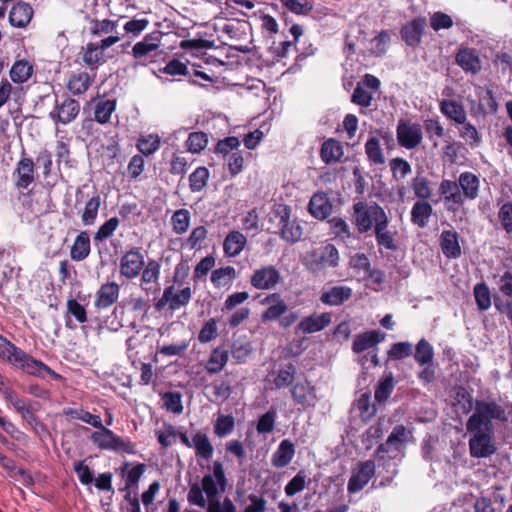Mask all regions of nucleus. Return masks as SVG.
Wrapping results in <instances>:
<instances>
[{
	"label": "nucleus",
	"instance_id": "nucleus-1",
	"mask_svg": "<svg viewBox=\"0 0 512 512\" xmlns=\"http://www.w3.org/2000/svg\"><path fill=\"white\" fill-rule=\"evenodd\" d=\"M227 484L222 463L215 461L211 473L203 476L201 484L191 485L187 499L192 505L206 508L207 512H236V507L229 498H221Z\"/></svg>",
	"mask_w": 512,
	"mask_h": 512
},
{
	"label": "nucleus",
	"instance_id": "nucleus-2",
	"mask_svg": "<svg viewBox=\"0 0 512 512\" xmlns=\"http://www.w3.org/2000/svg\"><path fill=\"white\" fill-rule=\"evenodd\" d=\"M504 411L494 402L477 403L476 410L467 422V430L472 434L469 440L473 457L483 458L496 451L492 439V419L502 418Z\"/></svg>",
	"mask_w": 512,
	"mask_h": 512
},
{
	"label": "nucleus",
	"instance_id": "nucleus-3",
	"mask_svg": "<svg viewBox=\"0 0 512 512\" xmlns=\"http://www.w3.org/2000/svg\"><path fill=\"white\" fill-rule=\"evenodd\" d=\"M0 358L6 359L17 368L35 376H44L45 373H52L50 368L44 363L32 358L2 337H0Z\"/></svg>",
	"mask_w": 512,
	"mask_h": 512
},
{
	"label": "nucleus",
	"instance_id": "nucleus-4",
	"mask_svg": "<svg viewBox=\"0 0 512 512\" xmlns=\"http://www.w3.org/2000/svg\"><path fill=\"white\" fill-rule=\"evenodd\" d=\"M386 217L384 209L375 202L359 201L353 205V221L360 233L375 228Z\"/></svg>",
	"mask_w": 512,
	"mask_h": 512
},
{
	"label": "nucleus",
	"instance_id": "nucleus-5",
	"mask_svg": "<svg viewBox=\"0 0 512 512\" xmlns=\"http://www.w3.org/2000/svg\"><path fill=\"white\" fill-rule=\"evenodd\" d=\"M91 434L92 443L99 449L115 452H124L134 454L136 452L135 444L129 439H123L117 436L112 430L106 428L101 423V427Z\"/></svg>",
	"mask_w": 512,
	"mask_h": 512
},
{
	"label": "nucleus",
	"instance_id": "nucleus-6",
	"mask_svg": "<svg viewBox=\"0 0 512 512\" xmlns=\"http://www.w3.org/2000/svg\"><path fill=\"white\" fill-rule=\"evenodd\" d=\"M339 264V253L335 246L327 244L312 250L304 257V265L312 272L335 268Z\"/></svg>",
	"mask_w": 512,
	"mask_h": 512
},
{
	"label": "nucleus",
	"instance_id": "nucleus-7",
	"mask_svg": "<svg viewBox=\"0 0 512 512\" xmlns=\"http://www.w3.org/2000/svg\"><path fill=\"white\" fill-rule=\"evenodd\" d=\"M479 180L469 172L462 173L459 184L450 182V201L461 203L464 198L474 199L478 194Z\"/></svg>",
	"mask_w": 512,
	"mask_h": 512
},
{
	"label": "nucleus",
	"instance_id": "nucleus-8",
	"mask_svg": "<svg viewBox=\"0 0 512 512\" xmlns=\"http://www.w3.org/2000/svg\"><path fill=\"white\" fill-rule=\"evenodd\" d=\"M411 433L403 425H397L389 435L387 441L378 448V455L384 458L383 454H388L389 458H396L400 455L402 448L407 443Z\"/></svg>",
	"mask_w": 512,
	"mask_h": 512
},
{
	"label": "nucleus",
	"instance_id": "nucleus-9",
	"mask_svg": "<svg viewBox=\"0 0 512 512\" xmlns=\"http://www.w3.org/2000/svg\"><path fill=\"white\" fill-rule=\"evenodd\" d=\"M191 297L192 291L190 287L176 289L174 286H168L164 289L161 298L156 303V308L162 310L168 306L171 310H177L186 306L190 302Z\"/></svg>",
	"mask_w": 512,
	"mask_h": 512
},
{
	"label": "nucleus",
	"instance_id": "nucleus-10",
	"mask_svg": "<svg viewBox=\"0 0 512 512\" xmlns=\"http://www.w3.org/2000/svg\"><path fill=\"white\" fill-rule=\"evenodd\" d=\"M144 265L143 254L138 249H131L120 258V274L127 279H134L141 273Z\"/></svg>",
	"mask_w": 512,
	"mask_h": 512
},
{
	"label": "nucleus",
	"instance_id": "nucleus-11",
	"mask_svg": "<svg viewBox=\"0 0 512 512\" xmlns=\"http://www.w3.org/2000/svg\"><path fill=\"white\" fill-rule=\"evenodd\" d=\"M280 281L279 271L272 265L260 267L250 277L251 285L258 290H271Z\"/></svg>",
	"mask_w": 512,
	"mask_h": 512
},
{
	"label": "nucleus",
	"instance_id": "nucleus-12",
	"mask_svg": "<svg viewBox=\"0 0 512 512\" xmlns=\"http://www.w3.org/2000/svg\"><path fill=\"white\" fill-rule=\"evenodd\" d=\"M79 111L80 105L78 101L67 97L62 101L56 100L55 107L49 113V116L52 120L66 125L78 116Z\"/></svg>",
	"mask_w": 512,
	"mask_h": 512
},
{
	"label": "nucleus",
	"instance_id": "nucleus-13",
	"mask_svg": "<svg viewBox=\"0 0 512 512\" xmlns=\"http://www.w3.org/2000/svg\"><path fill=\"white\" fill-rule=\"evenodd\" d=\"M397 139L399 144L406 149L417 147L422 141L420 125L408 121H400L397 126Z\"/></svg>",
	"mask_w": 512,
	"mask_h": 512
},
{
	"label": "nucleus",
	"instance_id": "nucleus-14",
	"mask_svg": "<svg viewBox=\"0 0 512 512\" xmlns=\"http://www.w3.org/2000/svg\"><path fill=\"white\" fill-rule=\"evenodd\" d=\"M375 473V465L372 461H365L354 470L347 489L350 493H356L362 490L370 481Z\"/></svg>",
	"mask_w": 512,
	"mask_h": 512
},
{
	"label": "nucleus",
	"instance_id": "nucleus-15",
	"mask_svg": "<svg viewBox=\"0 0 512 512\" xmlns=\"http://www.w3.org/2000/svg\"><path fill=\"white\" fill-rule=\"evenodd\" d=\"M456 63L466 72L472 75L478 74L482 69V62L474 49L461 48L455 56Z\"/></svg>",
	"mask_w": 512,
	"mask_h": 512
},
{
	"label": "nucleus",
	"instance_id": "nucleus-16",
	"mask_svg": "<svg viewBox=\"0 0 512 512\" xmlns=\"http://www.w3.org/2000/svg\"><path fill=\"white\" fill-rule=\"evenodd\" d=\"M281 236L287 242H296L302 237L303 231L300 224L295 220L290 219V209L283 207L281 211Z\"/></svg>",
	"mask_w": 512,
	"mask_h": 512
},
{
	"label": "nucleus",
	"instance_id": "nucleus-17",
	"mask_svg": "<svg viewBox=\"0 0 512 512\" xmlns=\"http://www.w3.org/2000/svg\"><path fill=\"white\" fill-rule=\"evenodd\" d=\"M262 303L267 305L261 316L263 321L276 320L287 311L285 301L277 293L268 295L262 300Z\"/></svg>",
	"mask_w": 512,
	"mask_h": 512
},
{
	"label": "nucleus",
	"instance_id": "nucleus-18",
	"mask_svg": "<svg viewBox=\"0 0 512 512\" xmlns=\"http://www.w3.org/2000/svg\"><path fill=\"white\" fill-rule=\"evenodd\" d=\"M160 264L155 260H150L141 274V288L146 292H154L159 288Z\"/></svg>",
	"mask_w": 512,
	"mask_h": 512
},
{
	"label": "nucleus",
	"instance_id": "nucleus-19",
	"mask_svg": "<svg viewBox=\"0 0 512 512\" xmlns=\"http://www.w3.org/2000/svg\"><path fill=\"white\" fill-rule=\"evenodd\" d=\"M352 293L348 286H333L322 292L320 301L329 306H339L349 300Z\"/></svg>",
	"mask_w": 512,
	"mask_h": 512
},
{
	"label": "nucleus",
	"instance_id": "nucleus-20",
	"mask_svg": "<svg viewBox=\"0 0 512 512\" xmlns=\"http://www.w3.org/2000/svg\"><path fill=\"white\" fill-rule=\"evenodd\" d=\"M308 210L313 217L323 220L331 214L332 204L325 193L318 192L311 197Z\"/></svg>",
	"mask_w": 512,
	"mask_h": 512
},
{
	"label": "nucleus",
	"instance_id": "nucleus-21",
	"mask_svg": "<svg viewBox=\"0 0 512 512\" xmlns=\"http://www.w3.org/2000/svg\"><path fill=\"white\" fill-rule=\"evenodd\" d=\"M32 16V7L28 3L18 2L10 10L9 22L14 27L24 28L30 23Z\"/></svg>",
	"mask_w": 512,
	"mask_h": 512
},
{
	"label": "nucleus",
	"instance_id": "nucleus-22",
	"mask_svg": "<svg viewBox=\"0 0 512 512\" xmlns=\"http://www.w3.org/2000/svg\"><path fill=\"white\" fill-rule=\"evenodd\" d=\"M119 290V285L115 282L102 285L97 292L95 306L100 309L108 308L117 301Z\"/></svg>",
	"mask_w": 512,
	"mask_h": 512
},
{
	"label": "nucleus",
	"instance_id": "nucleus-23",
	"mask_svg": "<svg viewBox=\"0 0 512 512\" xmlns=\"http://www.w3.org/2000/svg\"><path fill=\"white\" fill-rule=\"evenodd\" d=\"M295 455V446L288 440L284 439L280 442L276 451L271 457V463L276 468H283L287 466Z\"/></svg>",
	"mask_w": 512,
	"mask_h": 512
},
{
	"label": "nucleus",
	"instance_id": "nucleus-24",
	"mask_svg": "<svg viewBox=\"0 0 512 512\" xmlns=\"http://www.w3.org/2000/svg\"><path fill=\"white\" fill-rule=\"evenodd\" d=\"M246 243V236L241 232H229L223 242V250L225 255L229 257L238 256L244 250Z\"/></svg>",
	"mask_w": 512,
	"mask_h": 512
},
{
	"label": "nucleus",
	"instance_id": "nucleus-25",
	"mask_svg": "<svg viewBox=\"0 0 512 512\" xmlns=\"http://www.w3.org/2000/svg\"><path fill=\"white\" fill-rule=\"evenodd\" d=\"M384 333L380 331H368L359 334L353 341L352 349L355 353L366 351L384 340Z\"/></svg>",
	"mask_w": 512,
	"mask_h": 512
},
{
	"label": "nucleus",
	"instance_id": "nucleus-26",
	"mask_svg": "<svg viewBox=\"0 0 512 512\" xmlns=\"http://www.w3.org/2000/svg\"><path fill=\"white\" fill-rule=\"evenodd\" d=\"M331 322V316L329 313H322L319 315H312L309 317L303 318L298 328L303 333H314L323 330L325 327H327Z\"/></svg>",
	"mask_w": 512,
	"mask_h": 512
},
{
	"label": "nucleus",
	"instance_id": "nucleus-27",
	"mask_svg": "<svg viewBox=\"0 0 512 512\" xmlns=\"http://www.w3.org/2000/svg\"><path fill=\"white\" fill-rule=\"evenodd\" d=\"M425 26V19L419 18L411 21L402 29L403 40L410 46L417 45L420 42Z\"/></svg>",
	"mask_w": 512,
	"mask_h": 512
},
{
	"label": "nucleus",
	"instance_id": "nucleus-28",
	"mask_svg": "<svg viewBox=\"0 0 512 512\" xmlns=\"http://www.w3.org/2000/svg\"><path fill=\"white\" fill-rule=\"evenodd\" d=\"M18 188L25 189L34 181V164L29 158H23L17 165L16 169Z\"/></svg>",
	"mask_w": 512,
	"mask_h": 512
},
{
	"label": "nucleus",
	"instance_id": "nucleus-29",
	"mask_svg": "<svg viewBox=\"0 0 512 512\" xmlns=\"http://www.w3.org/2000/svg\"><path fill=\"white\" fill-rule=\"evenodd\" d=\"M292 397L304 407L314 405L316 399L314 388L307 382L297 383L292 389Z\"/></svg>",
	"mask_w": 512,
	"mask_h": 512
},
{
	"label": "nucleus",
	"instance_id": "nucleus-30",
	"mask_svg": "<svg viewBox=\"0 0 512 512\" xmlns=\"http://www.w3.org/2000/svg\"><path fill=\"white\" fill-rule=\"evenodd\" d=\"M228 362V351L223 348H215L210 353L205 369L210 374H217L222 371Z\"/></svg>",
	"mask_w": 512,
	"mask_h": 512
},
{
	"label": "nucleus",
	"instance_id": "nucleus-31",
	"mask_svg": "<svg viewBox=\"0 0 512 512\" xmlns=\"http://www.w3.org/2000/svg\"><path fill=\"white\" fill-rule=\"evenodd\" d=\"M320 154L326 164L336 163L343 156V148L338 141L329 139L323 143Z\"/></svg>",
	"mask_w": 512,
	"mask_h": 512
},
{
	"label": "nucleus",
	"instance_id": "nucleus-32",
	"mask_svg": "<svg viewBox=\"0 0 512 512\" xmlns=\"http://www.w3.org/2000/svg\"><path fill=\"white\" fill-rule=\"evenodd\" d=\"M90 253V239L87 232H81L75 239L70 255L75 261L84 260Z\"/></svg>",
	"mask_w": 512,
	"mask_h": 512
},
{
	"label": "nucleus",
	"instance_id": "nucleus-33",
	"mask_svg": "<svg viewBox=\"0 0 512 512\" xmlns=\"http://www.w3.org/2000/svg\"><path fill=\"white\" fill-rule=\"evenodd\" d=\"M161 138L158 134L140 135L136 147L144 156L153 155L160 148Z\"/></svg>",
	"mask_w": 512,
	"mask_h": 512
},
{
	"label": "nucleus",
	"instance_id": "nucleus-34",
	"mask_svg": "<svg viewBox=\"0 0 512 512\" xmlns=\"http://www.w3.org/2000/svg\"><path fill=\"white\" fill-rule=\"evenodd\" d=\"M33 73V66L26 60L16 61L10 69V77L14 83L26 82Z\"/></svg>",
	"mask_w": 512,
	"mask_h": 512
},
{
	"label": "nucleus",
	"instance_id": "nucleus-35",
	"mask_svg": "<svg viewBox=\"0 0 512 512\" xmlns=\"http://www.w3.org/2000/svg\"><path fill=\"white\" fill-rule=\"evenodd\" d=\"M388 223V217H386L375 226V237L378 245L383 246L386 249H394V236L388 229Z\"/></svg>",
	"mask_w": 512,
	"mask_h": 512
},
{
	"label": "nucleus",
	"instance_id": "nucleus-36",
	"mask_svg": "<svg viewBox=\"0 0 512 512\" xmlns=\"http://www.w3.org/2000/svg\"><path fill=\"white\" fill-rule=\"evenodd\" d=\"M455 402L452 403L456 414H466L472 409V399L465 388L456 387L453 389Z\"/></svg>",
	"mask_w": 512,
	"mask_h": 512
},
{
	"label": "nucleus",
	"instance_id": "nucleus-37",
	"mask_svg": "<svg viewBox=\"0 0 512 512\" xmlns=\"http://www.w3.org/2000/svg\"><path fill=\"white\" fill-rule=\"evenodd\" d=\"M159 47L158 36L146 35L142 41L136 43L132 48L135 58H142L155 51Z\"/></svg>",
	"mask_w": 512,
	"mask_h": 512
},
{
	"label": "nucleus",
	"instance_id": "nucleus-38",
	"mask_svg": "<svg viewBox=\"0 0 512 512\" xmlns=\"http://www.w3.org/2000/svg\"><path fill=\"white\" fill-rule=\"evenodd\" d=\"M432 213L431 206L426 202H416L411 210V220L419 227H425Z\"/></svg>",
	"mask_w": 512,
	"mask_h": 512
},
{
	"label": "nucleus",
	"instance_id": "nucleus-39",
	"mask_svg": "<svg viewBox=\"0 0 512 512\" xmlns=\"http://www.w3.org/2000/svg\"><path fill=\"white\" fill-rule=\"evenodd\" d=\"M193 448L196 455L205 460H209L213 456L214 448L208 437L203 433H196L193 436Z\"/></svg>",
	"mask_w": 512,
	"mask_h": 512
},
{
	"label": "nucleus",
	"instance_id": "nucleus-40",
	"mask_svg": "<svg viewBox=\"0 0 512 512\" xmlns=\"http://www.w3.org/2000/svg\"><path fill=\"white\" fill-rule=\"evenodd\" d=\"M365 153L371 163L375 165H383L385 163V156L377 137H371L367 140L365 143Z\"/></svg>",
	"mask_w": 512,
	"mask_h": 512
},
{
	"label": "nucleus",
	"instance_id": "nucleus-41",
	"mask_svg": "<svg viewBox=\"0 0 512 512\" xmlns=\"http://www.w3.org/2000/svg\"><path fill=\"white\" fill-rule=\"evenodd\" d=\"M100 205L101 197L99 195L92 196L86 202L81 215V220L85 226H90L95 223Z\"/></svg>",
	"mask_w": 512,
	"mask_h": 512
},
{
	"label": "nucleus",
	"instance_id": "nucleus-42",
	"mask_svg": "<svg viewBox=\"0 0 512 512\" xmlns=\"http://www.w3.org/2000/svg\"><path fill=\"white\" fill-rule=\"evenodd\" d=\"M236 277V270L232 266L216 269L211 274V282L215 287H224L231 284Z\"/></svg>",
	"mask_w": 512,
	"mask_h": 512
},
{
	"label": "nucleus",
	"instance_id": "nucleus-43",
	"mask_svg": "<svg viewBox=\"0 0 512 512\" xmlns=\"http://www.w3.org/2000/svg\"><path fill=\"white\" fill-rule=\"evenodd\" d=\"M91 85V79L86 72L73 74L70 76L67 88L68 90L75 94L80 95L83 94Z\"/></svg>",
	"mask_w": 512,
	"mask_h": 512
},
{
	"label": "nucleus",
	"instance_id": "nucleus-44",
	"mask_svg": "<svg viewBox=\"0 0 512 512\" xmlns=\"http://www.w3.org/2000/svg\"><path fill=\"white\" fill-rule=\"evenodd\" d=\"M103 58L104 51L98 44H87L82 57L87 66L91 68L97 67L103 61Z\"/></svg>",
	"mask_w": 512,
	"mask_h": 512
},
{
	"label": "nucleus",
	"instance_id": "nucleus-45",
	"mask_svg": "<svg viewBox=\"0 0 512 512\" xmlns=\"http://www.w3.org/2000/svg\"><path fill=\"white\" fill-rule=\"evenodd\" d=\"M116 109L115 100L99 101L95 106L94 117L98 123L105 124L109 122L112 113Z\"/></svg>",
	"mask_w": 512,
	"mask_h": 512
},
{
	"label": "nucleus",
	"instance_id": "nucleus-46",
	"mask_svg": "<svg viewBox=\"0 0 512 512\" xmlns=\"http://www.w3.org/2000/svg\"><path fill=\"white\" fill-rule=\"evenodd\" d=\"M433 355V347L425 339H421L416 345L414 354L415 361L420 366H424L432 363Z\"/></svg>",
	"mask_w": 512,
	"mask_h": 512
},
{
	"label": "nucleus",
	"instance_id": "nucleus-47",
	"mask_svg": "<svg viewBox=\"0 0 512 512\" xmlns=\"http://www.w3.org/2000/svg\"><path fill=\"white\" fill-rule=\"evenodd\" d=\"M474 297L478 308L481 311H486L491 306V295L489 287L484 283H478L474 286Z\"/></svg>",
	"mask_w": 512,
	"mask_h": 512
},
{
	"label": "nucleus",
	"instance_id": "nucleus-48",
	"mask_svg": "<svg viewBox=\"0 0 512 512\" xmlns=\"http://www.w3.org/2000/svg\"><path fill=\"white\" fill-rule=\"evenodd\" d=\"M173 230L177 234L185 233L190 225V212L187 209H179L172 215Z\"/></svg>",
	"mask_w": 512,
	"mask_h": 512
},
{
	"label": "nucleus",
	"instance_id": "nucleus-49",
	"mask_svg": "<svg viewBox=\"0 0 512 512\" xmlns=\"http://www.w3.org/2000/svg\"><path fill=\"white\" fill-rule=\"evenodd\" d=\"M394 388L393 375L389 373L378 384L375 390V399L378 402L386 401L391 395Z\"/></svg>",
	"mask_w": 512,
	"mask_h": 512
},
{
	"label": "nucleus",
	"instance_id": "nucleus-50",
	"mask_svg": "<svg viewBox=\"0 0 512 512\" xmlns=\"http://www.w3.org/2000/svg\"><path fill=\"white\" fill-rule=\"evenodd\" d=\"M209 171L206 167H198L189 177L190 189L193 192L201 191L207 184Z\"/></svg>",
	"mask_w": 512,
	"mask_h": 512
},
{
	"label": "nucleus",
	"instance_id": "nucleus-51",
	"mask_svg": "<svg viewBox=\"0 0 512 512\" xmlns=\"http://www.w3.org/2000/svg\"><path fill=\"white\" fill-rule=\"evenodd\" d=\"M119 225V219L112 217L102 224L94 235V242L101 243L113 235Z\"/></svg>",
	"mask_w": 512,
	"mask_h": 512
},
{
	"label": "nucleus",
	"instance_id": "nucleus-52",
	"mask_svg": "<svg viewBox=\"0 0 512 512\" xmlns=\"http://www.w3.org/2000/svg\"><path fill=\"white\" fill-rule=\"evenodd\" d=\"M144 468L145 466L143 464H138L130 469L127 463L124 465L122 468V473L125 477L126 488L135 486L139 482L141 476L144 473Z\"/></svg>",
	"mask_w": 512,
	"mask_h": 512
},
{
	"label": "nucleus",
	"instance_id": "nucleus-53",
	"mask_svg": "<svg viewBox=\"0 0 512 512\" xmlns=\"http://www.w3.org/2000/svg\"><path fill=\"white\" fill-rule=\"evenodd\" d=\"M390 43V35L381 31L370 41V51L375 55H382L386 52Z\"/></svg>",
	"mask_w": 512,
	"mask_h": 512
},
{
	"label": "nucleus",
	"instance_id": "nucleus-54",
	"mask_svg": "<svg viewBox=\"0 0 512 512\" xmlns=\"http://www.w3.org/2000/svg\"><path fill=\"white\" fill-rule=\"evenodd\" d=\"M208 143L207 135L203 132H193L189 135L186 141L188 151L192 153H199Z\"/></svg>",
	"mask_w": 512,
	"mask_h": 512
},
{
	"label": "nucleus",
	"instance_id": "nucleus-55",
	"mask_svg": "<svg viewBox=\"0 0 512 512\" xmlns=\"http://www.w3.org/2000/svg\"><path fill=\"white\" fill-rule=\"evenodd\" d=\"M72 418L81 420L87 424H90L94 428L101 427V418L98 415L91 414L90 412L83 409H70L67 412Z\"/></svg>",
	"mask_w": 512,
	"mask_h": 512
},
{
	"label": "nucleus",
	"instance_id": "nucleus-56",
	"mask_svg": "<svg viewBox=\"0 0 512 512\" xmlns=\"http://www.w3.org/2000/svg\"><path fill=\"white\" fill-rule=\"evenodd\" d=\"M235 421L231 415H220L215 423L214 431L219 437L230 434L234 428Z\"/></svg>",
	"mask_w": 512,
	"mask_h": 512
},
{
	"label": "nucleus",
	"instance_id": "nucleus-57",
	"mask_svg": "<svg viewBox=\"0 0 512 512\" xmlns=\"http://www.w3.org/2000/svg\"><path fill=\"white\" fill-rule=\"evenodd\" d=\"M457 130L460 136L469 144L478 145L480 142V137L477 129L471 125L470 123L464 122L461 125H458Z\"/></svg>",
	"mask_w": 512,
	"mask_h": 512
},
{
	"label": "nucleus",
	"instance_id": "nucleus-58",
	"mask_svg": "<svg viewBox=\"0 0 512 512\" xmlns=\"http://www.w3.org/2000/svg\"><path fill=\"white\" fill-rule=\"evenodd\" d=\"M217 336V321L214 318L209 319L204 323L202 326L199 335L198 340L201 343H208L215 339Z\"/></svg>",
	"mask_w": 512,
	"mask_h": 512
},
{
	"label": "nucleus",
	"instance_id": "nucleus-59",
	"mask_svg": "<svg viewBox=\"0 0 512 512\" xmlns=\"http://www.w3.org/2000/svg\"><path fill=\"white\" fill-rule=\"evenodd\" d=\"M163 402L170 412L180 414L183 410L182 398L178 392H168L163 395Z\"/></svg>",
	"mask_w": 512,
	"mask_h": 512
},
{
	"label": "nucleus",
	"instance_id": "nucleus-60",
	"mask_svg": "<svg viewBox=\"0 0 512 512\" xmlns=\"http://www.w3.org/2000/svg\"><path fill=\"white\" fill-rule=\"evenodd\" d=\"M356 406L360 412L361 418L365 421L371 419L376 413V408L374 404L370 403V397L367 394L360 396Z\"/></svg>",
	"mask_w": 512,
	"mask_h": 512
},
{
	"label": "nucleus",
	"instance_id": "nucleus-61",
	"mask_svg": "<svg viewBox=\"0 0 512 512\" xmlns=\"http://www.w3.org/2000/svg\"><path fill=\"white\" fill-rule=\"evenodd\" d=\"M295 374V367L291 364L279 370L274 379V384L277 388H283L292 383Z\"/></svg>",
	"mask_w": 512,
	"mask_h": 512
},
{
	"label": "nucleus",
	"instance_id": "nucleus-62",
	"mask_svg": "<svg viewBox=\"0 0 512 512\" xmlns=\"http://www.w3.org/2000/svg\"><path fill=\"white\" fill-rule=\"evenodd\" d=\"M412 353V345L409 342H398L392 345L388 351V356L393 360H400L408 357Z\"/></svg>",
	"mask_w": 512,
	"mask_h": 512
},
{
	"label": "nucleus",
	"instance_id": "nucleus-63",
	"mask_svg": "<svg viewBox=\"0 0 512 512\" xmlns=\"http://www.w3.org/2000/svg\"><path fill=\"white\" fill-rule=\"evenodd\" d=\"M498 218L502 228L507 233H512V203L506 202L500 207Z\"/></svg>",
	"mask_w": 512,
	"mask_h": 512
},
{
	"label": "nucleus",
	"instance_id": "nucleus-64",
	"mask_svg": "<svg viewBox=\"0 0 512 512\" xmlns=\"http://www.w3.org/2000/svg\"><path fill=\"white\" fill-rule=\"evenodd\" d=\"M266 509V500L263 497L255 494H250L247 497L246 503L242 512H264Z\"/></svg>",
	"mask_w": 512,
	"mask_h": 512
}]
</instances>
